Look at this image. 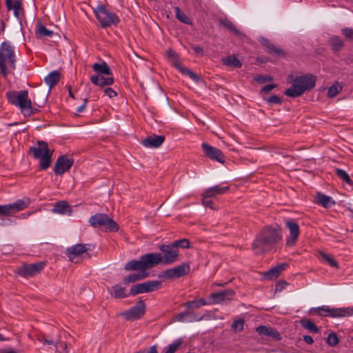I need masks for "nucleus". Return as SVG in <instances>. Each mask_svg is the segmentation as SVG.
Returning <instances> with one entry per match:
<instances>
[{
  "instance_id": "nucleus-1",
  "label": "nucleus",
  "mask_w": 353,
  "mask_h": 353,
  "mask_svg": "<svg viewBox=\"0 0 353 353\" xmlns=\"http://www.w3.org/2000/svg\"><path fill=\"white\" fill-rule=\"evenodd\" d=\"M282 239L280 226H268L264 228L256 236L252 243V250L256 253H262L272 248Z\"/></svg>"
},
{
  "instance_id": "nucleus-2",
  "label": "nucleus",
  "mask_w": 353,
  "mask_h": 353,
  "mask_svg": "<svg viewBox=\"0 0 353 353\" xmlns=\"http://www.w3.org/2000/svg\"><path fill=\"white\" fill-rule=\"evenodd\" d=\"M6 97L8 102L18 107L24 116H31L38 111L35 106L39 105L34 101H32L26 90L8 92Z\"/></svg>"
},
{
  "instance_id": "nucleus-3",
  "label": "nucleus",
  "mask_w": 353,
  "mask_h": 353,
  "mask_svg": "<svg viewBox=\"0 0 353 353\" xmlns=\"http://www.w3.org/2000/svg\"><path fill=\"white\" fill-rule=\"evenodd\" d=\"M288 81L292 85L285 92V94L288 97H297L302 95L305 91L314 88L316 77L312 74L296 77L289 75Z\"/></svg>"
},
{
  "instance_id": "nucleus-4",
  "label": "nucleus",
  "mask_w": 353,
  "mask_h": 353,
  "mask_svg": "<svg viewBox=\"0 0 353 353\" xmlns=\"http://www.w3.org/2000/svg\"><path fill=\"white\" fill-rule=\"evenodd\" d=\"M17 55L15 47L9 41L0 46V74L6 77L16 68Z\"/></svg>"
},
{
  "instance_id": "nucleus-5",
  "label": "nucleus",
  "mask_w": 353,
  "mask_h": 353,
  "mask_svg": "<svg viewBox=\"0 0 353 353\" xmlns=\"http://www.w3.org/2000/svg\"><path fill=\"white\" fill-rule=\"evenodd\" d=\"M163 254L159 253H150L154 265L162 263L169 265L176 262L179 260V252L172 243L163 244L159 247Z\"/></svg>"
},
{
  "instance_id": "nucleus-6",
  "label": "nucleus",
  "mask_w": 353,
  "mask_h": 353,
  "mask_svg": "<svg viewBox=\"0 0 353 353\" xmlns=\"http://www.w3.org/2000/svg\"><path fill=\"white\" fill-rule=\"evenodd\" d=\"M33 157L39 160V166L42 170H46L51 164L53 150L48 148L46 142L39 141L36 146L30 148Z\"/></svg>"
},
{
  "instance_id": "nucleus-7",
  "label": "nucleus",
  "mask_w": 353,
  "mask_h": 353,
  "mask_svg": "<svg viewBox=\"0 0 353 353\" xmlns=\"http://www.w3.org/2000/svg\"><path fill=\"white\" fill-rule=\"evenodd\" d=\"M94 14L103 28L116 26L120 21L115 13L108 10L103 6H97L94 10Z\"/></svg>"
},
{
  "instance_id": "nucleus-8",
  "label": "nucleus",
  "mask_w": 353,
  "mask_h": 353,
  "mask_svg": "<svg viewBox=\"0 0 353 353\" xmlns=\"http://www.w3.org/2000/svg\"><path fill=\"white\" fill-rule=\"evenodd\" d=\"M89 223L94 228H103L107 231L115 232L119 230L117 223L105 214H96L89 219Z\"/></svg>"
},
{
  "instance_id": "nucleus-9",
  "label": "nucleus",
  "mask_w": 353,
  "mask_h": 353,
  "mask_svg": "<svg viewBox=\"0 0 353 353\" xmlns=\"http://www.w3.org/2000/svg\"><path fill=\"white\" fill-rule=\"evenodd\" d=\"M320 315L331 317H347L353 315V306L347 307L330 308L328 306H322L317 309Z\"/></svg>"
},
{
  "instance_id": "nucleus-10",
  "label": "nucleus",
  "mask_w": 353,
  "mask_h": 353,
  "mask_svg": "<svg viewBox=\"0 0 353 353\" xmlns=\"http://www.w3.org/2000/svg\"><path fill=\"white\" fill-rule=\"evenodd\" d=\"M152 258L150 253L142 256L139 261L132 260L128 262L125 265L126 270H146L154 267Z\"/></svg>"
},
{
  "instance_id": "nucleus-11",
  "label": "nucleus",
  "mask_w": 353,
  "mask_h": 353,
  "mask_svg": "<svg viewBox=\"0 0 353 353\" xmlns=\"http://www.w3.org/2000/svg\"><path fill=\"white\" fill-rule=\"evenodd\" d=\"M90 250V245L88 244H77L66 250V255L70 261L74 263H79L83 254Z\"/></svg>"
},
{
  "instance_id": "nucleus-12",
  "label": "nucleus",
  "mask_w": 353,
  "mask_h": 353,
  "mask_svg": "<svg viewBox=\"0 0 353 353\" xmlns=\"http://www.w3.org/2000/svg\"><path fill=\"white\" fill-rule=\"evenodd\" d=\"M45 265V262L32 264L25 263L17 269V273L25 278L32 277L40 273Z\"/></svg>"
},
{
  "instance_id": "nucleus-13",
  "label": "nucleus",
  "mask_w": 353,
  "mask_h": 353,
  "mask_svg": "<svg viewBox=\"0 0 353 353\" xmlns=\"http://www.w3.org/2000/svg\"><path fill=\"white\" fill-rule=\"evenodd\" d=\"M30 204L28 200L19 199L13 203L8 205H0V214L4 216H10L26 208Z\"/></svg>"
},
{
  "instance_id": "nucleus-14",
  "label": "nucleus",
  "mask_w": 353,
  "mask_h": 353,
  "mask_svg": "<svg viewBox=\"0 0 353 353\" xmlns=\"http://www.w3.org/2000/svg\"><path fill=\"white\" fill-rule=\"evenodd\" d=\"M285 224L290 231V234L286 239V245L291 247L294 245L297 241L300 234L299 226L293 219L285 220Z\"/></svg>"
},
{
  "instance_id": "nucleus-15",
  "label": "nucleus",
  "mask_w": 353,
  "mask_h": 353,
  "mask_svg": "<svg viewBox=\"0 0 353 353\" xmlns=\"http://www.w3.org/2000/svg\"><path fill=\"white\" fill-rule=\"evenodd\" d=\"M145 305L143 301H139L136 305L131 307L129 310L121 313V316H123L126 320H136L141 318L145 312Z\"/></svg>"
},
{
  "instance_id": "nucleus-16",
  "label": "nucleus",
  "mask_w": 353,
  "mask_h": 353,
  "mask_svg": "<svg viewBox=\"0 0 353 353\" xmlns=\"http://www.w3.org/2000/svg\"><path fill=\"white\" fill-rule=\"evenodd\" d=\"M201 148L205 155L211 160L216 161L221 163L225 162V156L219 149L212 147L205 143H202Z\"/></svg>"
},
{
  "instance_id": "nucleus-17",
  "label": "nucleus",
  "mask_w": 353,
  "mask_h": 353,
  "mask_svg": "<svg viewBox=\"0 0 353 353\" xmlns=\"http://www.w3.org/2000/svg\"><path fill=\"white\" fill-rule=\"evenodd\" d=\"M74 161L72 158H69L65 155L59 157L54 167V173L59 175L63 174L70 169Z\"/></svg>"
},
{
  "instance_id": "nucleus-18",
  "label": "nucleus",
  "mask_w": 353,
  "mask_h": 353,
  "mask_svg": "<svg viewBox=\"0 0 353 353\" xmlns=\"http://www.w3.org/2000/svg\"><path fill=\"white\" fill-rule=\"evenodd\" d=\"M190 270L188 263H183L180 265L170 268L164 272L163 275L166 279H176L188 274Z\"/></svg>"
},
{
  "instance_id": "nucleus-19",
  "label": "nucleus",
  "mask_w": 353,
  "mask_h": 353,
  "mask_svg": "<svg viewBox=\"0 0 353 353\" xmlns=\"http://www.w3.org/2000/svg\"><path fill=\"white\" fill-rule=\"evenodd\" d=\"M23 0H6L8 10H12L13 14L18 19L24 16V10L22 6Z\"/></svg>"
},
{
  "instance_id": "nucleus-20",
  "label": "nucleus",
  "mask_w": 353,
  "mask_h": 353,
  "mask_svg": "<svg viewBox=\"0 0 353 353\" xmlns=\"http://www.w3.org/2000/svg\"><path fill=\"white\" fill-rule=\"evenodd\" d=\"M90 79L94 85L101 88L107 85H110L114 83V79L112 76H106L104 74L99 75L95 74L92 75Z\"/></svg>"
},
{
  "instance_id": "nucleus-21",
  "label": "nucleus",
  "mask_w": 353,
  "mask_h": 353,
  "mask_svg": "<svg viewBox=\"0 0 353 353\" xmlns=\"http://www.w3.org/2000/svg\"><path fill=\"white\" fill-rule=\"evenodd\" d=\"M165 141L163 135L149 136L141 141V144L145 148H157L161 146Z\"/></svg>"
},
{
  "instance_id": "nucleus-22",
  "label": "nucleus",
  "mask_w": 353,
  "mask_h": 353,
  "mask_svg": "<svg viewBox=\"0 0 353 353\" xmlns=\"http://www.w3.org/2000/svg\"><path fill=\"white\" fill-rule=\"evenodd\" d=\"M234 295V292L232 290H226L217 293H212L210 295V299L212 300L211 303H219L222 301L231 300Z\"/></svg>"
},
{
  "instance_id": "nucleus-23",
  "label": "nucleus",
  "mask_w": 353,
  "mask_h": 353,
  "mask_svg": "<svg viewBox=\"0 0 353 353\" xmlns=\"http://www.w3.org/2000/svg\"><path fill=\"white\" fill-rule=\"evenodd\" d=\"M256 331L261 335L268 336L277 341L281 339L279 332L271 327L261 325L256 327Z\"/></svg>"
},
{
  "instance_id": "nucleus-24",
  "label": "nucleus",
  "mask_w": 353,
  "mask_h": 353,
  "mask_svg": "<svg viewBox=\"0 0 353 353\" xmlns=\"http://www.w3.org/2000/svg\"><path fill=\"white\" fill-rule=\"evenodd\" d=\"M287 267L288 264L285 263L277 265L267 271L264 274V276L268 279H275L280 275L281 272L286 269Z\"/></svg>"
},
{
  "instance_id": "nucleus-25",
  "label": "nucleus",
  "mask_w": 353,
  "mask_h": 353,
  "mask_svg": "<svg viewBox=\"0 0 353 353\" xmlns=\"http://www.w3.org/2000/svg\"><path fill=\"white\" fill-rule=\"evenodd\" d=\"M52 211L59 214L70 215L72 214L71 206L65 201L57 202Z\"/></svg>"
},
{
  "instance_id": "nucleus-26",
  "label": "nucleus",
  "mask_w": 353,
  "mask_h": 353,
  "mask_svg": "<svg viewBox=\"0 0 353 353\" xmlns=\"http://www.w3.org/2000/svg\"><path fill=\"white\" fill-rule=\"evenodd\" d=\"M260 42L264 47L266 48V50L268 53L276 55L278 57H281L284 54V53L281 49L276 47L273 43H272L267 39L261 38L260 39Z\"/></svg>"
},
{
  "instance_id": "nucleus-27",
  "label": "nucleus",
  "mask_w": 353,
  "mask_h": 353,
  "mask_svg": "<svg viewBox=\"0 0 353 353\" xmlns=\"http://www.w3.org/2000/svg\"><path fill=\"white\" fill-rule=\"evenodd\" d=\"M228 190V186H221L218 185L207 189L203 193L210 197L216 198L218 195L225 194Z\"/></svg>"
},
{
  "instance_id": "nucleus-28",
  "label": "nucleus",
  "mask_w": 353,
  "mask_h": 353,
  "mask_svg": "<svg viewBox=\"0 0 353 353\" xmlns=\"http://www.w3.org/2000/svg\"><path fill=\"white\" fill-rule=\"evenodd\" d=\"M92 70L99 75L112 76L111 70L105 61L94 63L92 65Z\"/></svg>"
},
{
  "instance_id": "nucleus-29",
  "label": "nucleus",
  "mask_w": 353,
  "mask_h": 353,
  "mask_svg": "<svg viewBox=\"0 0 353 353\" xmlns=\"http://www.w3.org/2000/svg\"><path fill=\"white\" fill-rule=\"evenodd\" d=\"M59 72L57 71H52L45 77L44 81L50 87V88H52L59 82Z\"/></svg>"
},
{
  "instance_id": "nucleus-30",
  "label": "nucleus",
  "mask_w": 353,
  "mask_h": 353,
  "mask_svg": "<svg viewBox=\"0 0 353 353\" xmlns=\"http://www.w3.org/2000/svg\"><path fill=\"white\" fill-rule=\"evenodd\" d=\"M328 42L334 52L340 51L344 46L343 40L338 36H332L330 38Z\"/></svg>"
},
{
  "instance_id": "nucleus-31",
  "label": "nucleus",
  "mask_w": 353,
  "mask_h": 353,
  "mask_svg": "<svg viewBox=\"0 0 353 353\" xmlns=\"http://www.w3.org/2000/svg\"><path fill=\"white\" fill-rule=\"evenodd\" d=\"M35 34L37 38L50 37L52 35L53 32L47 29L43 24L39 23L36 27Z\"/></svg>"
},
{
  "instance_id": "nucleus-32",
  "label": "nucleus",
  "mask_w": 353,
  "mask_h": 353,
  "mask_svg": "<svg viewBox=\"0 0 353 353\" xmlns=\"http://www.w3.org/2000/svg\"><path fill=\"white\" fill-rule=\"evenodd\" d=\"M162 282L160 281H148L142 283L145 292H152L161 288Z\"/></svg>"
},
{
  "instance_id": "nucleus-33",
  "label": "nucleus",
  "mask_w": 353,
  "mask_h": 353,
  "mask_svg": "<svg viewBox=\"0 0 353 353\" xmlns=\"http://www.w3.org/2000/svg\"><path fill=\"white\" fill-rule=\"evenodd\" d=\"M316 201L319 204L325 208L330 207L332 205L334 204V201H332L330 196L321 193L317 194Z\"/></svg>"
},
{
  "instance_id": "nucleus-34",
  "label": "nucleus",
  "mask_w": 353,
  "mask_h": 353,
  "mask_svg": "<svg viewBox=\"0 0 353 353\" xmlns=\"http://www.w3.org/2000/svg\"><path fill=\"white\" fill-rule=\"evenodd\" d=\"M223 63L228 66L241 68L242 63L234 55L228 56L222 59Z\"/></svg>"
},
{
  "instance_id": "nucleus-35",
  "label": "nucleus",
  "mask_w": 353,
  "mask_h": 353,
  "mask_svg": "<svg viewBox=\"0 0 353 353\" xmlns=\"http://www.w3.org/2000/svg\"><path fill=\"white\" fill-rule=\"evenodd\" d=\"M111 294L117 299L125 297V289L119 285H116L112 288Z\"/></svg>"
},
{
  "instance_id": "nucleus-36",
  "label": "nucleus",
  "mask_w": 353,
  "mask_h": 353,
  "mask_svg": "<svg viewBox=\"0 0 353 353\" xmlns=\"http://www.w3.org/2000/svg\"><path fill=\"white\" fill-rule=\"evenodd\" d=\"M301 325L309 330L311 332L317 333L319 332V328L316 325L309 319H303L301 321Z\"/></svg>"
},
{
  "instance_id": "nucleus-37",
  "label": "nucleus",
  "mask_w": 353,
  "mask_h": 353,
  "mask_svg": "<svg viewBox=\"0 0 353 353\" xmlns=\"http://www.w3.org/2000/svg\"><path fill=\"white\" fill-rule=\"evenodd\" d=\"M319 255L322 260L327 263L331 267L338 268V263L329 254L324 252H319Z\"/></svg>"
},
{
  "instance_id": "nucleus-38",
  "label": "nucleus",
  "mask_w": 353,
  "mask_h": 353,
  "mask_svg": "<svg viewBox=\"0 0 353 353\" xmlns=\"http://www.w3.org/2000/svg\"><path fill=\"white\" fill-rule=\"evenodd\" d=\"M147 276L144 273H133L125 277L123 280L124 283H132L136 281L144 279Z\"/></svg>"
},
{
  "instance_id": "nucleus-39",
  "label": "nucleus",
  "mask_w": 353,
  "mask_h": 353,
  "mask_svg": "<svg viewBox=\"0 0 353 353\" xmlns=\"http://www.w3.org/2000/svg\"><path fill=\"white\" fill-rule=\"evenodd\" d=\"M336 174L338 177L343 179L346 183L352 184V180L348 174L345 170H343L341 169H336Z\"/></svg>"
},
{
  "instance_id": "nucleus-40",
  "label": "nucleus",
  "mask_w": 353,
  "mask_h": 353,
  "mask_svg": "<svg viewBox=\"0 0 353 353\" xmlns=\"http://www.w3.org/2000/svg\"><path fill=\"white\" fill-rule=\"evenodd\" d=\"M327 343L331 347H334L339 344V340L336 333L331 332L329 334L327 338Z\"/></svg>"
},
{
  "instance_id": "nucleus-41",
  "label": "nucleus",
  "mask_w": 353,
  "mask_h": 353,
  "mask_svg": "<svg viewBox=\"0 0 353 353\" xmlns=\"http://www.w3.org/2000/svg\"><path fill=\"white\" fill-rule=\"evenodd\" d=\"M175 12L176 18L181 22L188 24L190 23V19L188 16L183 12L179 8H175Z\"/></svg>"
},
{
  "instance_id": "nucleus-42",
  "label": "nucleus",
  "mask_w": 353,
  "mask_h": 353,
  "mask_svg": "<svg viewBox=\"0 0 353 353\" xmlns=\"http://www.w3.org/2000/svg\"><path fill=\"white\" fill-rule=\"evenodd\" d=\"M181 340L178 339L172 344L169 345L165 353H174L181 346Z\"/></svg>"
},
{
  "instance_id": "nucleus-43",
  "label": "nucleus",
  "mask_w": 353,
  "mask_h": 353,
  "mask_svg": "<svg viewBox=\"0 0 353 353\" xmlns=\"http://www.w3.org/2000/svg\"><path fill=\"white\" fill-rule=\"evenodd\" d=\"M174 246L179 250V248H189V245H190V242L188 239H181V240H179V241H176L173 243H172Z\"/></svg>"
},
{
  "instance_id": "nucleus-44",
  "label": "nucleus",
  "mask_w": 353,
  "mask_h": 353,
  "mask_svg": "<svg viewBox=\"0 0 353 353\" xmlns=\"http://www.w3.org/2000/svg\"><path fill=\"white\" fill-rule=\"evenodd\" d=\"M212 199L213 198L206 196L205 194L203 193L202 203H203V205H205V207H208L211 209H215V208L214 207V203H213Z\"/></svg>"
},
{
  "instance_id": "nucleus-45",
  "label": "nucleus",
  "mask_w": 353,
  "mask_h": 353,
  "mask_svg": "<svg viewBox=\"0 0 353 353\" xmlns=\"http://www.w3.org/2000/svg\"><path fill=\"white\" fill-rule=\"evenodd\" d=\"M142 283L137 284L130 288V294L132 295H136L138 294L145 293Z\"/></svg>"
},
{
  "instance_id": "nucleus-46",
  "label": "nucleus",
  "mask_w": 353,
  "mask_h": 353,
  "mask_svg": "<svg viewBox=\"0 0 353 353\" xmlns=\"http://www.w3.org/2000/svg\"><path fill=\"white\" fill-rule=\"evenodd\" d=\"M341 90V87L338 84H334L329 88L328 92H327V96L329 97H335Z\"/></svg>"
},
{
  "instance_id": "nucleus-47",
  "label": "nucleus",
  "mask_w": 353,
  "mask_h": 353,
  "mask_svg": "<svg viewBox=\"0 0 353 353\" xmlns=\"http://www.w3.org/2000/svg\"><path fill=\"white\" fill-rule=\"evenodd\" d=\"M221 23L225 28H228L230 31L234 32L235 33H239L238 30L235 28V26L233 24L232 21L228 19H224L221 21Z\"/></svg>"
},
{
  "instance_id": "nucleus-48",
  "label": "nucleus",
  "mask_w": 353,
  "mask_h": 353,
  "mask_svg": "<svg viewBox=\"0 0 353 353\" xmlns=\"http://www.w3.org/2000/svg\"><path fill=\"white\" fill-rule=\"evenodd\" d=\"M243 326H244V321L239 320V321H234L232 324L231 327L234 332H240L243 329Z\"/></svg>"
},
{
  "instance_id": "nucleus-49",
  "label": "nucleus",
  "mask_w": 353,
  "mask_h": 353,
  "mask_svg": "<svg viewBox=\"0 0 353 353\" xmlns=\"http://www.w3.org/2000/svg\"><path fill=\"white\" fill-rule=\"evenodd\" d=\"M342 34L350 40H353V29L345 28L341 30Z\"/></svg>"
},
{
  "instance_id": "nucleus-50",
  "label": "nucleus",
  "mask_w": 353,
  "mask_h": 353,
  "mask_svg": "<svg viewBox=\"0 0 353 353\" xmlns=\"http://www.w3.org/2000/svg\"><path fill=\"white\" fill-rule=\"evenodd\" d=\"M103 92L110 99H112L117 96V92L111 88H105L103 89Z\"/></svg>"
},
{
  "instance_id": "nucleus-51",
  "label": "nucleus",
  "mask_w": 353,
  "mask_h": 353,
  "mask_svg": "<svg viewBox=\"0 0 353 353\" xmlns=\"http://www.w3.org/2000/svg\"><path fill=\"white\" fill-rule=\"evenodd\" d=\"M179 69L181 70V68L179 66H178L177 65H176ZM181 71L184 73H186L187 74H188V76L193 80L194 81H197L199 79V77H197V75L192 72V71L189 70H182L181 69Z\"/></svg>"
},
{
  "instance_id": "nucleus-52",
  "label": "nucleus",
  "mask_w": 353,
  "mask_h": 353,
  "mask_svg": "<svg viewBox=\"0 0 353 353\" xmlns=\"http://www.w3.org/2000/svg\"><path fill=\"white\" fill-rule=\"evenodd\" d=\"M267 101L268 103L274 104H279L281 103L280 97L276 95L270 97Z\"/></svg>"
},
{
  "instance_id": "nucleus-53",
  "label": "nucleus",
  "mask_w": 353,
  "mask_h": 353,
  "mask_svg": "<svg viewBox=\"0 0 353 353\" xmlns=\"http://www.w3.org/2000/svg\"><path fill=\"white\" fill-rule=\"evenodd\" d=\"M254 79L257 82L264 83L265 81H268L272 80V78L271 77H270V76H268V77L259 76V77H255Z\"/></svg>"
},
{
  "instance_id": "nucleus-54",
  "label": "nucleus",
  "mask_w": 353,
  "mask_h": 353,
  "mask_svg": "<svg viewBox=\"0 0 353 353\" xmlns=\"http://www.w3.org/2000/svg\"><path fill=\"white\" fill-rule=\"evenodd\" d=\"M43 345H52L58 349V341H54L47 338L44 340Z\"/></svg>"
},
{
  "instance_id": "nucleus-55",
  "label": "nucleus",
  "mask_w": 353,
  "mask_h": 353,
  "mask_svg": "<svg viewBox=\"0 0 353 353\" xmlns=\"http://www.w3.org/2000/svg\"><path fill=\"white\" fill-rule=\"evenodd\" d=\"M287 285V283L285 281H279L275 288L276 291H281L283 289H284Z\"/></svg>"
},
{
  "instance_id": "nucleus-56",
  "label": "nucleus",
  "mask_w": 353,
  "mask_h": 353,
  "mask_svg": "<svg viewBox=\"0 0 353 353\" xmlns=\"http://www.w3.org/2000/svg\"><path fill=\"white\" fill-rule=\"evenodd\" d=\"M194 302L195 303H194L195 307H199L201 306L205 305L208 304L206 301L203 298H201L197 301H194Z\"/></svg>"
},
{
  "instance_id": "nucleus-57",
  "label": "nucleus",
  "mask_w": 353,
  "mask_h": 353,
  "mask_svg": "<svg viewBox=\"0 0 353 353\" xmlns=\"http://www.w3.org/2000/svg\"><path fill=\"white\" fill-rule=\"evenodd\" d=\"M59 349H61V351L63 352H64V353H68V352L67 345L64 342H59L58 341V349H57V350Z\"/></svg>"
},
{
  "instance_id": "nucleus-58",
  "label": "nucleus",
  "mask_w": 353,
  "mask_h": 353,
  "mask_svg": "<svg viewBox=\"0 0 353 353\" xmlns=\"http://www.w3.org/2000/svg\"><path fill=\"white\" fill-rule=\"evenodd\" d=\"M274 88H276V84H274V83L269 84V85H267L264 86L262 88V92H269L271 90H272Z\"/></svg>"
},
{
  "instance_id": "nucleus-59",
  "label": "nucleus",
  "mask_w": 353,
  "mask_h": 353,
  "mask_svg": "<svg viewBox=\"0 0 353 353\" xmlns=\"http://www.w3.org/2000/svg\"><path fill=\"white\" fill-rule=\"evenodd\" d=\"M47 339V336L43 334H38L37 336V339L41 342L43 345L44 343V340Z\"/></svg>"
},
{
  "instance_id": "nucleus-60",
  "label": "nucleus",
  "mask_w": 353,
  "mask_h": 353,
  "mask_svg": "<svg viewBox=\"0 0 353 353\" xmlns=\"http://www.w3.org/2000/svg\"><path fill=\"white\" fill-rule=\"evenodd\" d=\"M303 340L307 344H312L314 342V340H313L312 337L310 336H303Z\"/></svg>"
},
{
  "instance_id": "nucleus-61",
  "label": "nucleus",
  "mask_w": 353,
  "mask_h": 353,
  "mask_svg": "<svg viewBox=\"0 0 353 353\" xmlns=\"http://www.w3.org/2000/svg\"><path fill=\"white\" fill-rule=\"evenodd\" d=\"M193 50L197 54H202L203 53V49L199 46L193 47Z\"/></svg>"
},
{
  "instance_id": "nucleus-62",
  "label": "nucleus",
  "mask_w": 353,
  "mask_h": 353,
  "mask_svg": "<svg viewBox=\"0 0 353 353\" xmlns=\"http://www.w3.org/2000/svg\"><path fill=\"white\" fill-rule=\"evenodd\" d=\"M87 101H88V99H85L84 100V103H83V105H81V106L77 109V112H82V111L85 109V106H86Z\"/></svg>"
},
{
  "instance_id": "nucleus-63",
  "label": "nucleus",
  "mask_w": 353,
  "mask_h": 353,
  "mask_svg": "<svg viewBox=\"0 0 353 353\" xmlns=\"http://www.w3.org/2000/svg\"><path fill=\"white\" fill-rule=\"evenodd\" d=\"M148 353H158L156 345L151 346L149 348Z\"/></svg>"
},
{
  "instance_id": "nucleus-64",
  "label": "nucleus",
  "mask_w": 353,
  "mask_h": 353,
  "mask_svg": "<svg viewBox=\"0 0 353 353\" xmlns=\"http://www.w3.org/2000/svg\"><path fill=\"white\" fill-rule=\"evenodd\" d=\"M167 54L168 55L169 57H171V58H175L176 57V54L174 52V51H173L172 50H168L167 51Z\"/></svg>"
}]
</instances>
